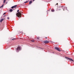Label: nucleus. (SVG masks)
I'll return each instance as SVG.
<instances>
[{
  "mask_svg": "<svg viewBox=\"0 0 74 74\" xmlns=\"http://www.w3.org/2000/svg\"><path fill=\"white\" fill-rule=\"evenodd\" d=\"M16 15L18 17H20V18L21 17V14L19 12H18L16 14Z\"/></svg>",
  "mask_w": 74,
  "mask_h": 74,
  "instance_id": "f257e3e1",
  "label": "nucleus"
},
{
  "mask_svg": "<svg viewBox=\"0 0 74 74\" xmlns=\"http://www.w3.org/2000/svg\"><path fill=\"white\" fill-rule=\"evenodd\" d=\"M21 49V48L20 47H18L16 49V51L17 52H19V51H20Z\"/></svg>",
  "mask_w": 74,
  "mask_h": 74,
  "instance_id": "f03ea898",
  "label": "nucleus"
},
{
  "mask_svg": "<svg viewBox=\"0 0 74 74\" xmlns=\"http://www.w3.org/2000/svg\"><path fill=\"white\" fill-rule=\"evenodd\" d=\"M65 58H66V59H69V60H71V61H72L73 62L74 61L71 58H69L66 57H65Z\"/></svg>",
  "mask_w": 74,
  "mask_h": 74,
  "instance_id": "7ed1b4c3",
  "label": "nucleus"
},
{
  "mask_svg": "<svg viewBox=\"0 0 74 74\" xmlns=\"http://www.w3.org/2000/svg\"><path fill=\"white\" fill-rule=\"evenodd\" d=\"M55 48L56 50L58 51H60V49L59 48H58L57 47H55Z\"/></svg>",
  "mask_w": 74,
  "mask_h": 74,
  "instance_id": "20e7f679",
  "label": "nucleus"
},
{
  "mask_svg": "<svg viewBox=\"0 0 74 74\" xmlns=\"http://www.w3.org/2000/svg\"><path fill=\"white\" fill-rule=\"evenodd\" d=\"M49 42V41L47 40L45 41H44V43L45 44H48Z\"/></svg>",
  "mask_w": 74,
  "mask_h": 74,
  "instance_id": "39448f33",
  "label": "nucleus"
},
{
  "mask_svg": "<svg viewBox=\"0 0 74 74\" xmlns=\"http://www.w3.org/2000/svg\"><path fill=\"white\" fill-rule=\"evenodd\" d=\"M16 7V5H15L12 7V8H15Z\"/></svg>",
  "mask_w": 74,
  "mask_h": 74,
  "instance_id": "423d86ee",
  "label": "nucleus"
},
{
  "mask_svg": "<svg viewBox=\"0 0 74 74\" xmlns=\"http://www.w3.org/2000/svg\"><path fill=\"white\" fill-rule=\"evenodd\" d=\"M32 1H29V4H32Z\"/></svg>",
  "mask_w": 74,
  "mask_h": 74,
  "instance_id": "0eeeda50",
  "label": "nucleus"
},
{
  "mask_svg": "<svg viewBox=\"0 0 74 74\" xmlns=\"http://www.w3.org/2000/svg\"><path fill=\"white\" fill-rule=\"evenodd\" d=\"M3 20H4V19L3 18L1 19L0 21V22H1L3 21Z\"/></svg>",
  "mask_w": 74,
  "mask_h": 74,
  "instance_id": "6e6552de",
  "label": "nucleus"
},
{
  "mask_svg": "<svg viewBox=\"0 0 74 74\" xmlns=\"http://www.w3.org/2000/svg\"><path fill=\"white\" fill-rule=\"evenodd\" d=\"M10 12H12V9H10Z\"/></svg>",
  "mask_w": 74,
  "mask_h": 74,
  "instance_id": "1a4fd4ad",
  "label": "nucleus"
},
{
  "mask_svg": "<svg viewBox=\"0 0 74 74\" xmlns=\"http://www.w3.org/2000/svg\"><path fill=\"white\" fill-rule=\"evenodd\" d=\"M6 1V0H4V1H3L4 4V3H5Z\"/></svg>",
  "mask_w": 74,
  "mask_h": 74,
  "instance_id": "9d476101",
  "label": "nucleus"
},
{
  "mask_svg": "<svg viewBox=\"0 0 74 74\" xmlns=\"http://www.w3.org/2000/svg\"><path fill=\"white\" fill-rule=\"evenodd\" d=\"M4 5H3L2 6H1V7H0V8H2V7H3V6Z\"/></svg>",
  "mask_w": 74,
  "mask_h": 74,
  "instance_id": "9b49d317",
  "label": "nucleus"
},
{
  "mask_svg": "<svg viewBox=\"0 0 74 74\" xmlns=\"http://www.w3.org/2000/svg\"><path fill=\"white\" fill-rule=\"evenodd\" d=\"M51 12H54V10H51Z\"/></svg>",
  "mask_w": 74,
  "mask_h": 74,
  "instance_id": "f8f14e48",
  "label": "nucleus"
},
{
  "mask_svg": "<svg viewBox=\"0 0 74 74\" xmlns=\"http://www.w3.org/2000/svg\"><path fill=\"white\" fill-rule=\"evenodd\" d=\"M28 1H27L25 2H24V3H28Z\"/></svg>",
  "mask_w": 74,
  "mask_h": 74,
  "instance_id": "ddd939ff",
  "label": "nucleus"
},
{
  "mask_svg": "<svg viewBox=\"0 0 74 74\" xmlns=\"http://www.w3.org/2000/svg\"><path fill=\"white\" fill-rule=\"evenodd\" d=\"M7 19H9L10 18H9V17H7Z\"/></svg>",
  "mask_w": 74,
  "mask_h": 74,
  "instance_id": "4468645a",
  "label": "nucleus"
},
{
  "mask_svg": "<svg viewBox=\"0 0 74 74\" xmlns=\"http://www.w3.org/2000/svg\"><path fill=\"white\" fill-rule=\"evenodd\" d=\"M5 14H6V13H4L3 14V15H5Z\"/></svg>",
  "mask_w": 74,
  "mask_h": 74,
  "instance_id": "2eb2a0df",
  "label": "nucleus"
},
{
  "mask_svg": "<svg viewBox=\"0 0 74 74\" xmlns=\"http://www.w3.org/2000/svg\"><path fill=\"white\" fill-rule=\"evenodd\" d=\"M31 41H32L33 42H34V40H32Z\"/></svg>",
  "mask_w": 74,
  "mask_h": 74,
  "instance_id": "dca6fc26",
  "label": "nucleus"
},
{
  "mask_svg": "<svg viewBox=\"0 0 74 74\" xmlns=\"http://www.w3.org/2000/svg\"><path fill=\"white\" fill-rule=\"evenodd\" d=\"M19 11V10H18L17 11V12H18V11Z\"/></svg>",
  "mask_w": 74,
  "mask_h": 74,
  "instance_id": "f3484780",
  "label": "nucleus"
},
{
  "mask_svg": "<svg viewBox=\"0 0 74 74\" xmlns=\"http://www.w3.org/2000/svg\"><path fill=\"white\" fill-rule=\"evenodd\" d=\"M56 4V5H58V3H57V4Z\"/></svg>",
  "mask_w": 74,
  "mask_h": 74,
  "instance_id": "a211bd4d",
  "label": "nucleus"
},
{
  "mask_svg": "<svg viewBox=\"0 0 74 74\" xmlns=\"http://www.w3.org/2000/svg\"><path fill=\"white\" fill-rule=\"evenodd\" d=\"M49 0V1H50V0Z\"/></svg>",
  "mask_w": 74,
  "mask_h": 74,
  "instance_id": "6ab92c4d",
  "label": "nucleus"
},
{
  "mask_svg": "<svg viewBox=\"0 0 74 74\" xmlns=\"http://www.w3.org/2000/svg\"><path fill=\"white\" fill-rule=\"evenodd\" d=\"M34 0H33V1H34Z\"/></svg>",
  "mask_w": 74,
  "mask_h": 74,
  "instance_id": "aec40b11",
  "label": "nucleus"
},
{
  "mask_svg": "<svg viewBox=\"0 0 74 74\" xmlns=\"http://www.w3.org/2000/svg\"><path fill=\"white\" fill-rule=\"evenodd\" d=\"M45 38L47 39V38L46 37V38Z\"/></svg>",
  "mask_w": 74,
  "mask_h": 74,
  "instance_id": "412c9836",
  "label": "nucleus"
},
{
  "mask_svg": "<svg viewBox=\"0 0 74 74\" xmlns=\"http://www.w3.org/2000/svg\"><path fill=\"white\" fill-rule=\"evenodd\" d=\"M38 39L39 38H37Z\"/></svg>",
  "mask_w": 74,
  "mask_h": 74,
  "instance_id": "4be33fe9",
  "label": "nucleus"
},
{
  "mask_svg": "<svg viewBox=\"0 0 74 74\" xmlns=\"http://www.w3.org/2000/svg\"><path fill=\"white\" fill-rule=\"evenodd\" d=\"M6 16L5 15V16Z\"/></svg>",
  "mask_w": 74,
  "mask_h": 74,
  "instance_id": "5701e85b",
  "label": "nucleus"
},
{
  "mask_svg": "<svg viewBox=\"0 0 74 74\" xmlns=\"http://www.w3.org/2000/svg\"><path fill=\"white\" fill-rule=\"evenodd\" d=\"M63 10H64V9H63Z\"/></svg>",
  "mask_w": 74,
  "mask_h": 74,
  "instance_id": "b1692460",
  "label": "nucleus"
}]
</instances>
